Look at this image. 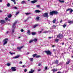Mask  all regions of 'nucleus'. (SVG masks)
I'll use <instances>...</instances> for the list:
<instances>
[{
	"instance_id": "f257e3e1",
	"label": "nucleus",
	"mask_w": 73,
	"mask_h": 73,
	"mask_svg": "<svg viewBox=\"0 0 73 73\" xmlns=\"http://www.w3.org/2000/svg\"><path fill=\"white\" fill-rule=\"evenodd\" d=\"M17 24V21L15 22L13 24L12 26V33H13L15 32V28L16 27L15 25Z\"/></svg>"
},
{
	"instance_id": "f03ea898",
	"label": "nucleus",
	"mask_w": 73,
	"mask_h": 73,
	"mask_svg": "<svg viewBox=\"0 0 73 73\" xmlns=\"http://www.w3.org/2000/svg\"><path fill=\"white\" fill-rule=\"evenodd\" d=\"M57 38H59L60 39H61V38H62L64 37V35L62 34L61 35L59 34L57 35Z\"/></svg>"
},
{
	"instance_id": "7ed1b4c3",
	"label": "nucleus",
	"mask_w": 73,
	"mask_h": 73,
	"mask_svg": "<svg viewBox=\"0 0 73 73\" xmlns=\"http://www.w3.org/2000/svg\"><path fill=\"white\" fill-rule=\"evenodd\" d=\"M43 16L44 17H49V16H48V13H44L43 15Z\"/></svg>"
},
{
	"instance_id": "20e7f679",
	"label": "nucleus",
	"mask_w": 73,
	"mask_h": 73,
	"mask_svg": "<svg viewBox=\"0 0 73 73\" xmlns=\"http://www.w3.org/2000/svg\"><path fill=\"white\" fill-rule=\"evenodd\" d=\"M7 41H8V39L6 38V39H5L3 40L4 43L3 44V45H5V44H7Z\"/></svg>"
},
{
	"instance_id": "39448f33",
	"label": "nucleus",
	"mask_w": 73,
	"mask_h": 73,
	"mask_svg": "<svg viewBox=\"0 0 73 73\" xmlns=\"http://www.w3.org/2000/svg\"><path fill=\"white\" fill-rule=\"evenodd\" d=\"M44 52L45 53H46L47 54L50 55V54H51V52H50V51L48 50H46L44 51Z\"/></svg>"
},
{
	"instance_id": "423d86ee",
	"label": "nucleus",
	"mask_w": 73,
	"mask_h": 73,
	"mask_svg": "<svg viewBox=\"0 0 73 73\" xmlns=\"http://www.w3.org/2000/svg\"><path fill=\"white\" fill-rule=\"evenodd\" d=\"M70 11V13H72V12H73V10L71 9V8H68L67 10H66V11L68 12V11Z\"/></svg>"
},
{
	"instance_id": "0eeeda50",
	"label": "nucleus",
	"mask_w": 73,
	"mask_h": 73,
	"mask_svg": "<svg viewBox=\"0 0 73 73\" xmlns=\"http://www.w3.org/2000/svg\"><path fill=\"white\" fill-rule=\"evenodd\" d=\"M11 69H12V70L13 72H14L16 70V68L15 67H12L11 68Z\"/></svg>"
},
{
	"instance_id": "6e6552de",
	"label": "nucleus",
	"mask_w": 73,
	"mask_h": 73,
	"mask_svg": "<svg viewBox=\"0 0 73 73\" xmlns=\"http://www.w3.org/2000/svg\"><path fill=\"white\" fill-rule=\"evenodd\" d=\"M70 62V60L69 59H68L67 60V62H66V65H68V64H69Z\"/></svg>"
},
{
	"instance_id": "1a4fd4ad",
	"label": "nucleus",
	"mask_w": 73,
	"mask_h": 73,
	"mask_svg": "<svg viewBox=\"0 0 73 73\" xmlns=\"http://www.w3.org/2000/svg\"><path fill=\"white\" fill-rule=\"evenodd\" d=\"M54 13H55V11H53L50 12V15H53Z\"/></svg>"
},
{
	"instance_id": "9d476101",
	"label": "nucleus",
	"mask_w": 73,
	"mask_h": 73,
	"mask_svg": "<svg viewBox=\"0 0 73 73\" xmlns=\"http://www.w3.org/2000/svg\"><path fill=\"white\" fill-rule=\"evenodd\" d=\"M38 1L37 0H34L31 1V3L32 4H34V3H35L36 2H37Z\"/></svg>"
},
{
	"instance_id": "9b49d317",
	"label": "nucleus",
	"mask_w": 73,
	"mask_h": 73,
	"mask_svg": "<svg viewBox=\"0 0 73 73\" xmlns=\"http://www.w3.org/2000/svg\"><path fill=\"white\" fill-rule=\"evenodd\" d=\"M5 23V21L4 20H1L0 21V23L1 24H4Z\"/></svg>"
},
{
	"instance_id": "f8f14e48",
	"label": "nucleus",
	"mask_w": 73,
	"mask_h": 73,
	"mask_svg": "<svg viewBox=\"0 0 73 73\" xmlns=\"http://www.w3.org/2000/svg\"><path fill=\"white\" fill-rule=\"evenodd\" d=\"M27 33L28 35H31V32H30V30H28L27 31Z\"/></svg>"
},
{
	"instance_id": "ddd939ff",
	"label": "nucleus",
	"mask_w": 73,
	"mask_h": 73,
	"mask_svg": "<svg viewBox=\"0 0 73 73\" xmlns=\"http://www.w3.org/2000/svg\"><path fill=\"white\" fill-rule=\"evenodd\" d=\"M35 13H40V12H41V11H39L38 10H35Z\"/></svg>"
},
{
	"instance_id": "4468645a",
	"label": "nucleus",
	"mask_w": 73,
	"mask_h": 73,
	"mask_svg": "<svg viewBox=\"0 0 73 73\" xmlns=\"http://www.w3.org/2000/svg\"><path fill=\"white\" fill-rule=\"evenodd\" d=\"M35 72V70H32V69H31V71L29 72L28 73H33Z\"/></svg>"
},
{
	"instance_id": "2eb2a0df",
	"label": "nucleus",
	"mask_w": 73,
	"mask_h": 73,
	"mask_svg": "<svg viewBox=\"0 0 73 73\" xmlns=\"http://www.w3.org/2000/svg\"><path fill=\"white\" fill-rule=\"evenodd\" d=\"M23 48V46H21V47H17V49H19V50H21V49Z\"/></svg>"
},
{
	"instance_id": "dca6fc26",
	"label": "nucleus",
	"mask_w": 73,
	"mask_h": 73,
	"mask_svg": "<svg viewBox=\"0 0 73 73\" xmlns=\"http://www.w3.org/2000/svg\"><path fill=\"white\" fill-rule=\"evenodd\" d=\"M20 57V56L19 55L15 57H13V58H19Z\"/></svg>"
},
{
	"instance_id": "f3484780",
	"label": "nucleus",
	"mask_w": 73,
	"mask_h": 73,
	"mask_svg": "<svg viewBox=\"0 0 73 73\" xmlns=\"http://www.w3.org/2000/svg\"><path fill=\"white\" fill-rule=\"evenodd\" d=\"M59 2L61 3H64L65 1H64L59 0Z\"/></svg>"
},
{
	"instance_id": "a211bd4d",
	"label": "nucleus",
	"mask_w": 73,
	"mask_h": 73,
	"mask_svg": "<svg viewBox=\"0 0 73 73\" xmlns=\"http://www.w3.org/2000/svg\"><path fill=\"white\" fill-rule=\"evenodd\" d=\"M55 63V64H58V60H56Z\"/></svg>"
},
{
	"instance_id": "6ab92c4d",
	"label": "nucleus",
	"mask_w": 73,
	"mask_h": 73,
	"mask_svg": "<svg viewBox=\"0 0 73 73\" xmlns=\"http://www.w3.org/2000/svg\"><path fill=\"white\" fill-rule=\"evenodd\" d=\"M29 60H30V61H33V58H29Z\"/></svg>"
},
{
	"instance_id": "aec40b11",
	"label": "nucleus",
	"mask_w": 73,
	"mask_h": 73,
	"mask_svg": "<svg viewBox=\"0 0 73 73\" xmlns=\"http://www.w3.org/2000/svg\"><path fill=\"white\" fill-rule=\"evenodd\" d=\"M66 27V23L64 24V25H63V28H65Z\"/></svg>"
},
{
	"instance_id": "412c9836",
	"label": "nucleus",
	"mask_w": 73,
	"mask_h": 73,
	"mask_svg": "<svg viewBox=\"0 0 73 73\" xmlns=\"http://www.w3.org/2000/svg\"><path fill=\"white\" fill-rule=\"evenodd\" d=\"M9 53H10V54H11V55H13V54H15V53H12L11 52H10Z\"/></svg>"
},
{
	"instance_id": "4be33fe9",
	"label": "nucleus",
	"mask_w": 73,
	"mask_h": 73,
	"mask_svg": "<svg viewBox=\"0 0 73 73\" xmlns=\"http://www.w3.org/2000/svg\"><path fill=\"white\" fill-rule=\"evenodd\" d=\"M58 41H59V39H55V41L56 42H58Z\"/></svg>"
},
{
	"instance_id": "5701e85b",
	"label": "nucleus",
	"mask_w": 73,
	"mask_h": 73,
	"mask_svg": "<svg viewBox=\"0 0 73 73\" xmlns=\"http://www.w3.org/2000/svg\"><path fill=\"white\" fill-rule=\"evenodd\" d=\"M11 16H12V15L11 14H9V15L8 16V18H11Z\"/></svg>"
},
{
	"instance_id": "b1692460",
	"label": "nucleus",
	"mask_w": 73,
	"mask_h": 73,
	"mask_svg": "<svg viewBox=\"0 0 73 73\" xmlns=\"http://www.w3.org/2000/svg\"><path fill=\"white\" fill-rule=\"evenodd\" d=\"M33 41H35V42H36V41H37V39L36 38H35L34 40H33Z\"/></svg>"
},
{
	"instance_id": "393cba45",
	"label": "nucleus",
	"mask_w": 73,
	"mask_h": 73,
	"mask_svg": "<svg viewBox=\"0 0 73 73\" xmlns=\"http://www.w3.org/2000/svg\"><path fill=\"white\" fill-rule=\"evenodd\" d=\"M13 2H14V4H16V1L15 0H12Z\"/></svg>"
},
{
	"instance_id": "a878e982",
	"label": "nucleus",
	"mask_w": 73,
	"mask_h": 73,
	"mask_svg": "<svg viewBox=\"0 0 73 73\" xmlns=\"http://www.w3.org/2000/svg\"><path fill=\"white\" fill-rule=\"evenodd\" d=\"M26 2L25 1H23L21 2V4H24V3H25Z\"/></svg>"
},
{
	"instance_id": "bb28decb",
	"label": "nucleus",
	"mask_w": 73,
	"mask_h": 73,
	"mask_svg": "<svg viewBox=\"0 0 73 73\" xmlns=\"http://www.w3.org/2000/svg\"><path fill=\"white\" fill-rule=\"evenodd\" d=\"M32 35H36V33L35 32H32Z\"/></svg>"
},
{
	"instance_id": "cd10ccee",
	"label": "nucleus",
	"mask_w": 73,
	"mask_h": 73,
	"mask_svg": "<svg viewBox=\"0 0 73 73\" xmlns=\"http://www.w3.org/2000/svg\"><path fill=\"white\" fill-rule=\"evenodd\" d=\"M68 23H69V24H72V21L70 20L68 21Z\"/></svg>"
},
{
	"instance_id": "c85d7f7f",
	"label": "nucleus",
	"mask_w": 73,
	"mask_h": 73,
	"mask_svg": "<svg viewBox=\"0 0 73 73\" xmlns=\"http://www.w3.org/2000/svg\"><path fill=\"white\" fill-rule=\"evenodd\" d=\"M33 41V40H31L29 41V43H31V42H32Z\"/></svg>"
},
{
	"instance_id": "c756f323",
	"label": "nucleus",
	"mask_w": 73,
	"mask_h": 73,
	"mask_svg": "<svg viewBox=\"0 0 73 73\" xmlns=\"http://www.w3.org/2000/svg\"><path fill=\"white\" fill-rule=\"evenodd\" d=\"M40 55H37L36 56V58H39V57H40Z\"/></svg>"
},
{
	"instance_id": "7c9ffc66",
	"label": "nucleus",
	"mask_w": 73,
	"mask_h": 73,
	"mask_svg": "<svg viewBox=\"0 0 73 73\" xmlns=\"http://www.w3.org/2000/svg\"><path fill=\"white\" fill-rule=\"evenodd\" d=\"M40 18V17H37L36 18V20H39V18Z\"/></svg>"
},
{
	"instance_id": "2f4dec72",
	"label": "nucleus",
	"mask_w": 73,
	"mask_h": 73,
	"mask_svg": "<svg viewBox=\"0 0 73 73\" xmlns=\"http://www.w3.org/2000/svg\"><path fill=\"white\" fill-rule=\"evenodd\" d=\"M37 25H35L33 26V28H36V27H37Z\"/></svg>"
},
{
	"instance_id": "473e14b6",
	"label": "nucleus",
	"mask_w": 73,
	"mask_h": 73,
	"mask_svg": "<svg viewBox=\"0 0 73 73\" xmlns=\"http://www.w3.org/2000/svg\"><path fill=\"white\" fill-rule=\"evenodd\" d=\"M58 13L56 11H55V15H58Z\"/></svg>"
},
{
	"instance_id": "72a5a7b5",
	"label": "nucleus",
	"mask_w": 73,
	"mask_h": 73,
	"mask_svg": "<svg viewBox=\"0 0 73 73\" xmlns=\"http://www.w3.org/2000/svg\"><path fill=\"white\" fill-rule=\"evenodd\" d=\"M48 31H45L43 32L44 33H48Z\"/></svg>"
},
{
	"instance_id": "f704fd0d",
	"label": "nucleus",
	"mask_w": 73,
	"mask_h": 73,
	"mask_svg": "<svg viewBox=\"0 0 73 73\" xmlns=\"http://www.w3.org/2000/svg\"><path fill=\"white\" fill-rule=\"evenodd\" d=\"M7 7H9L10 6V4L9 3H8L7 4Z\"/></svg>"
},
{
	"instance_id": "c9c22d12",
	"label": "nucleus",
	"mask_w": 73,
	"mask_h": 73,
	"mask_svg": "<svg viewBox=\"0 0 73 73\" xmlns=\"http://www.w3.org/2000/svg\"><path fill=\"white\" fill-rule=\"evenodd\" d=\"M52 70L53 71V73H54V72H55V69H52Z\"/></svg>"
},
{
	"instance_id": "e433bc0d",
	"label": "nucleus",
	"mask_w": 73,
	"mask_h": 73,
	"mask_svg": "<svg viewBox=\"0 0 73 73\" xmlns=\"http://www.w3.org/2000/svg\"><path fill=\"white\" fill-rule=\"evenodd\" d=\"M40 6L39 5H37L36 6V7L37 8H39V7H40Z\"/></svg>"
},
{
	"instance_id": "4c0bfd02",
	"label": "nucleus",
	"mask_w": 73,
	"mask_h": 73,
	"mask_svg": "<svg viewBox=\"0 0 73 73\" xmlns=\"http://www.w3.org/2000/svg\"><path fill=\"white\" fill-rule=\"evenodd\" d=\"M25 14L26 15H29V14H31V13H25Z\"/></svg>"
},
{
	"instance_id": "58836bf2",
	"label": "nucleus",
	"mask_w": 73,
	"mask_h": 73,
	"mask_svg": "<svg viewBox=\"0 0 73 73\" xmlns=\"http://www.w3.org/2000/svg\"><path fill=\"white\" fill-rule=\"evenodd\" d=\"M36 55H37V54H34L33 55V57H35V56H36Z\"/></svg>"
},
{
	"instance_id": "ea45409f",
	"label": "nucleus",
	"mask_w": 73,
	"mask_h": 73,
	"mask_svg": "<svg viewBox=\"0 0 73 73\" xmlns=\"http://www.w3.org/2000/svg\"><path fill=\"white\" fill-rule=\"evenodd\" d=\"M5 20L7 21V20H8V18L6 17V18H5Z\"/></svg>"
},
{
	"instance_id": "a19ab883",
	"label": "nucleus",
	"mask_w": 73,
	"mask_h": 73,
	"mask_svg": "<svg viewBox=\"0 0 73 73\" xmlns=\"http://www.w3.org/2000/svg\"><path fill=\"white\" fill-rule=\"evenodd\" d=\"M38 65L39 66H41V64L39 63V64H38Z\"/></svg>"
},
{
	"instance_id": "79ce46f5",
	"label": "nucleus",
	"mask_w": 73,
	"mask_h": 73,
	"mask_svg": "<svg viewBox=\"0 0 73 73\" xmlns=\"http://www.w3.org/2000/svg\"><path fill=\"white\" fill-rule=\"evenodd\" d=\"M19 12H17L15 14V15H18L19 14Z\"/></svg>"
},
{
	"instance_id": "37998d69",
	"label": "nucleus",
	"mask_w": 73,
	"mask_h": 73,
	"mask_svg": "<svg viewBox=\"0 0 73 73\" xmlns=\"http://www.w3.org/2000/svg\"><path fill=\"white\" fill-rule=\"evenodd\" d=\"M52 28L54 29L55 28V25H53L52 26Z\"/></svg>"
},
{
	"instance_id": "c03bdc74",
	"label": "nucleus",
	"mask_w": 73,
	"mask_h": 73,
	"mask_svg": "<svg viewBox=\"0 0 73 73\" xmlns=\"http://www.w3.org/2000/svg\"><path fill=\"white\" fill-rule=\"evenodd\" d=\"M13 8H14L15 9H17V7H13Z\"/></svg>"
},
{
	"instance_id": "a18cd8bd",
	"label": "nucleus",
	"mask_w": 73,
	"mask_h": 73,
	"mask_svg": "<svg viewBox=\"0 0 73 73\" xmlns=\"http://www.w3.org/2000/svg\"><path fill=\"white\" fill-rule=\"evenodd\" d=\"M52 22L54 24L55 23V19H54L52 21Z\"/></svg>"
},
{
	"instance_id": "49530a36",
	"label": "nucleus",
	"mask_w": 73,
	"mask_h": 73,
	"mask_svg": "<svg viewBox=\"0 0 73 73\" xmlns=\"http://www.w3.org/2000/svg\"><path fill=\"white\" fill-rule=\"evenodd\" d=\"M10 64H9V63H8L7 64V66H10Z\"/></svg>"
},
{
	"instance_id": "de8ad7c7",
	"label": "nucleus",
	"mask_w": 73,
	"mask_h": 73,
	"mask_svg": "<svg viewBox=\"0 0 73 73\" xmlns=\"http://www.w3.org/2000/svg\"><path fill=\"white\" fill-rule=\"evenodd\" d=\"M47 68H47V67L46 66V67H45V70H47Z\"/></svg>"
},
{
	"instance_id": "09e8293b",
	"label": "nucleus",
	"mask_w": 73,
	"mask_h": 73,
	"mask_svg": "<svg viewBox=\"0 0 73 73\" xmlns=\"http://www.w3.org/2000/svg\"><path fill=\"white\" fill-rule=\"evenodd\" d=\"M21 32H24V30H23V29H22L21 30Z\"/></svg>"
},
{
	"instance_id": "8fccbe9b",
	"label": "nucleus",
	"mask_w": 73,
	"mask_h": 73,
	"mask_svg": "<svg viewBox=\"0 0 73 73\" xmlns=\"http://www.w3.org/2000/svg\"><path fill=\"white\" fill-rule=\"evenodd\" d=\"M24 71L25 72H26L27 71V69H25L24 70Z\"/></svg>"
},
{
	"instance_id": "3c124183",
	"label": "nucleus",
	"mask_w": 73,
	"mask_h": 73,
	"mask_svg": "<svg viewBox=\"0 0 73 73\" xmlns=\"http://www.w3.org/2000/svg\"><path fill=\"white\" fill-rule=\"evenodd\" d=\"M22 63H23V62H21V61H20L19 62V64H22Z\"/></svg>"
},
{
	"instance_id": "603ef678",
	"label": "nucleus",
	"mask_w": 73,
	"mask_h": 73,
	"mask_svg": "<svg viewBox=\"0 0 73 73\" xmlns=\"http://www.w3.org/2000/svg\"><path fill=\"white\" fill-rule=\"evenodd\" d=\"M62 20H61L60 21V23H62Z\"/></svg>"
},
{
	"instance_id": "864d4df0",
	"label": "nucleus",
	"mask_w": 73,
	"mask_h": 73,
	"mask_svg": "<svg viewBox=\"0 0 73 73\" xmlns=\"http://www.w3.org/2000/svg\"><path fill=\"white\" fill-rule=\"evenodd\" d=\"M64 42H63L62 43V45H64Z\"/></svg>"
},
{
	"instance_id": "5fc2aeb1",
	"label": "nucleus",
	"mask_w": 73,
	"mask_h": 73,
	"mask_svg": "<svg viewBox=\"0 0 73 73\" xmlns=\"http://www.w3.org/2000/svg\"><path fill=\"white\" fill-rule=\"evenodd\" d=\"M29 18H30V17L27 18V20H28L29 19Z\"/></svg>"
},
{
	"instance_id": "6e6d98bb",
	"label": "nucleus",
	"mask_w": 73,
	"mask_h": 73,
	"mask_svg": "<svg viewBox=\"0 0 73 73\" xmlns=\"http://www.w3.org/2000/svg\"><path fill=\"white\" fill-rule=\"evenodd\" d=\"M69 40H72V38H70V37L69 38Z\"/></svg>"
},
{
	"instance_id": "4d7b16f0",
	"label": "nucleus",
	"mask_w": 73,
	"mask_h": 73,
	"mask_svg": "<svg viewBox=\"0 0 73 73\" xmlns=\"http://www.w3.org/2000/svg\"><path fill=\"white\" fill-rule=\"evenodd\" d=\"M55 46H54V45H52V47H54Z\"/></svg>"
},
{
	"instance_id": "13d9d810",
	"label": "nucleus",
	"mask_w": 73,
	"mask_h": 73,
	"mask_svg": "<svg viewBox=\"0 0 73 73\" xmlns=\"http://www.w3.org/2000/svg\"><path fill=\"white\" fill-rule=\"evenodd\" d=\"M3 2V1L2 0H0V3H1Z\"/></svg>"
},
{
	"instance_id": "bf43d9fd",
	"label": "nucleus",
	"mask_w": 73,
	"mask_h": 73,
	"mask_svg": "<svg viewBox=\"0 0 73 73\" xmlns=\"http://www.w3.org/2000/svg\"><path fill=\"white\" fill-rule=\"evenodd\" d=\"M50 39V38H52V37H48Z\"/></svg>"
},
{
	"instance_id": "052dcab7",
	"label": "nucleus",
	"mask_w": 73,
	"mask_h": 73,
	"mask_svg": "<svg viewBox=\"0 0 73 73\" xmlns=\"http://www.w3.org/2000/svg\"><path fill=\"white\" fill-rule=\"evenodd\" d=\"M41 31H43L44 30V29H41Z\"/></svg>"
},
{
	"instance_id": "680f3d73",
	"label": "nucleus",
	"mask_w": 73,
	"mask_h": 73,
	"mask_svg": "<svg viewBox=\"0 0 73 73\" xmlns=\"http://www.w3.org/2000/svg\"><path fill=\"white\" fill-rule=\"evenodd\" d=\"M27 19L26 20H25L24 21L25 22H26V21H27Z\"/></svg>"
},
{
	"instance_id": "e2e57ef3",
	"label": "nucleus",
	"mask_w": 73,
	"mask_h": 73,
	"mask_svg": "<svg viewBox=\"0 0 73 73\" xmlns=\"http://www.w3.org/2000/svg\"><path fill=\"white\" fill-rule=\"evenodd\" d=\"M53 52H55V49H53Z\"/></svg>"
},
{
	"instance_id": "0e129e2a",
	"label": "nucleus",
	"mask_w": 73,
	"mask_h": 73,
	"mask_svg": "<svg viewBox=\"0 0 73 73\" xmlns=\"http://www.w3.org/2000/svg\"><path fill=\"white\" fill-rule=\"evenodd\" d=\"M29 54V52H27V54Z\"/></svg>"
},
{
	"instance_id": "69168bd1",
	"label": "nucleus",
	"mask_w": 73,
	"mask_h": 73,
	"mask_svg": "<svg viewBox=\"0 0 73 73\" xmlns=\"http://www.w3.org/2000/svg\"><path fill=\"white\" fill-rule=\"evenodd\" d=\"M24 66H25L24 65H23L22 66V68H24Z\"/></svg>"
},
{
	"instance_id": "338daca9",
	"label": "nucleus",
	"mask_w": 73,
	"mask_h": 73,
	"mask_svg": "<svg viewBox=\"0 0 73 73\" xmlns=\"http://www.w3.org/2000/svg\"><path fill=\"white\" fill-rule=\"evenodd\" d=\"M38 32H39L40 33H41V31H39Z\"/></svg>"
},
{
	"instance_id": "774afa93",
	"label": "nucleus",
	"mask_w": 73,
	"mask_h": 73,
	"mask_svg": "<svg viewBox=\"0 0 73 73\" xmlns=\"http://www.w3.org/2000/svg\"><path fill=\"white\" fill-rule=\"evenodd\" d=\"M57 73H61V72H57Z\"/></svg>"
}]
</instances>
